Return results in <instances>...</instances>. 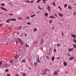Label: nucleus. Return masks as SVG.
Listing matches in <instances>:
<instances>
[{"label": "nucleus", "mask_w": 76, "mask_h": 76, "mask_svg": "<svg viewBox=\"0 0 76 76\" xmlns=\"http://www.w3.org/2000/svg\"><path fill=\"white\" fill-rule=\"evenodd\" d=\"M10 20V19L7 20V22L9 23V20Z\"/></svg>", "instance_id": "obj_36"}, {"label": "nucleus", "mask_w": 76, "mask_h": 76, "mask_svg": "<svg viewBox=\"0 0 76 76\" xmlns=\"http://www.w3.org/2000/svg\"><path fill=\"white\" fill-rule=\"evenodd\" d=\"M37 61H38L39 63L40 61H39V57H38L37 58Z\"/></svg>", "instance_id": "obj_22"}, {"label": "nucleus", "mask_w": 76, "mask_h": 76, "mask_svg": "<svg viewBox=\"0 0 76 76\" xmlns=\"http://www.w3.org/2000/svg\"><path fill=\"white\" fill-rule=\"evenodd\" d=\"M22 62H23V63H25V62H26V59H23L22 60Z\"/></svg>", "instance_id": "obj_14"}, {"label": "nucleus", "mask_w": 76, "mask_h": 76, "mask_svg": "<svg viewBox=\"0 0 76 76\" xmlns=\"http://www.w3.org/2000/svg\"><path fill=\"white\" fill-rule=\"evenodd\" d=\"M43 1H46V0H42Z\"/></svg>", "instance_id": "obj_62"}, {"label": "nucleus", "mask_w": 76, "mask_h": 76, "mask_svg": "<svg viewBox=\"0 0 76 76\" xmlns=\"http://www.w3.org/2000/svg\"><path fill=\"white\" fill-rule=\"evenodd\" d=\"M22 28V26H20L18 28V30H20V29Z\"/></svg>", "instance_id": "obj_25"}, {"label": "nucleus", "mask_w": 76, "mask_h": 76, "mask_svg": "<svg viewBox=\"0 0 76 76\" xmlns=\"http://www.w3.org/2000/svg\"><path fill=\"white\" fill-rule=\"evenodd\" d=\"M46 58H47V59H49V57L48 56H46Z\"/></svg>", "instance_id": "obj_46"}, {"label": "nucleus", "mask_w": 76, "mask_h": 76, "mask_svg": "<svg viewBox=\"0 0 76 76\" xmlns=\"http://www.w3.org/2000/svg\"><path fill=\"white\" fill-rule=\"evenodd\" d=\"M38 8L39 9H40V10H42V9L39 8V6H38Z\"/></svg>", "instance_id": "obj_52"}, {"label": "nucleus", "mask_w": 76, "mask_h": 76, "mask_svg": "<svg viewBox=\"0 0 76 76\" xmlns=\"http://www.w3.org/2000/svg\"><path fill=\"white\" fill-rule=\"evenodd\" d=\"M74 59V57H70L69 58V60H73Z\"/></svg>", "instance_id": "obj_16"}, {"label": "nucleus", "mask_w": 76, "mask_h": 76, "mask_svg": "<svg viewBox=\"0 0 76 76\" xmlns=\"http://www.w3.org/2000/svg\"><path fill=\"white\" fill-rule=\"evenodd\" d=\"M23 76H26V74H25V73H23Z\"/></svg>", "instance_id": "obj_39"}, {"label": "nucleus", "mask_w": 76, "mask_h": 76, "mask_svg": "<svg viewBox=\"0 0 76 76\" xmlns=\"http://www.w3.org/2000/svg\"><path fill=\"white\" fill-rule=\"evenodd\" d=\"M53 22L52 20H50V21H49V23H51V22Z\"/></svg>", "instance_id": "obj_48"}, {"label": "nucleus", "mask_w": 76, "mask_h": 76, "mask_svg": "<svg viewBox=\"0 0 76 76\" xmlns=\"http://www.w3.org/2000/svg\"><path fill=\"white\" fill-rule=\"evenodd\" d=\"M68 55V56H71V55H70V54H67Z\"/></svg>", "instance_id": "obj_50"}, {"label": "nucleus", "mask_w": 76, "mask_h": 76, "mask_svg": "<svg viewBox=\"0 0 76 76\" xmlns=\"http://www.w3.org/2000/svg\"><path fill=\"white\" fill-rule=\"evenodd\" d=\"M54 51L55 52H56L57 51V50H56V49H54Z\"/></svg>", "instance_id": "obj_45"}, {"label": "nucleus", "mask_w": 76, "mask_h": 76, "mask_svg": "<svg viewBox=\"0 0 76 76\" xmlns=\"http://www.w3.org/2000/svg\"><path fill=\"white\" fill-rule=\"evenodd\" d=\"M10 20H12V21H16V19L15 18H12L10 19Z\"/></svg>", "instance_id": "obj_6"}, {"label": "nucleus", "mask_w": 76, "mask_h": 76, "mask_svg": "<svg viewBox=\"0 0 76 76\" xmlns=\"http://www.w3.org/2000/svg\"><path fill=\"white\" fill-rule=\"evenodd\" d=\"M5 71L6 72H9V70H8V69H7L5 70Z\"/></svg>", "instance_id": "obj_42"}, {"label": "nucleus", "mask_w": 76, "mask_h": 76, "mask_svg": "<svg viewBox=\"0 0 76 76\" xmlns=\"http://www.w3.org/2000/svg\"><path fill=\"white\" fill-rule=\"evenodd\" d=\"M50 18H52V19H56V18H55V17H54V16H51L49 17Z\"/></svg>", "instance_id": "obj_9"}, {"label": "nucleus", "mask_w": 76, "mask_h": 76, "mask_svg": "<svg viewBox=\"0 0 76 76\" xmlns=\"http://www.w3.org/2000/svg\"><path fill=\"white\" fill-rule=\"evenodd\" d=\"M64 66H66L67 65V62H66L64 61Z\"/></svg>", "instance_id": "obj_8"}, {"label": "nucleus", "mask_w": 76, "mask_h": 76, "mask_svg": "<svg viewBox=\"0 0 76 76\" xmlns=\"http://www.w3.org/2000/svg\"><path fill=\"white\" fill-rule=\"evenodd\" d=\"M27 24H28V25H31V23H27Z\"/></svg>", "instance_id": "obj_49"}, {"label": "nucleus", "mask_w": 76, "mask_h": 76, "mask_svg": "<svg viewBox=\"0 0 76 76\" xmlns=\"http://www.w3.org/2000/svg\"><path fill=\"white\" fill-rule=\"evenodd\" d=\"M53 15H54V16H56V17H57V15L56 14H53Z\"/></svg>", "instance_id": "obj_37"}, {"label": "nucleus", "mask_w": 76, "mask_h": 76, "mask_svg": "<svg viewBox=\"0 0 76 76\" xmlns=\"http://www.w3.org/2000/svg\"><path fill=\"white\" fill-rule=\"evenodd\" d=\"M73 46L74 48H76V45L75 44H74L73 45Z\"/></svg>", "instance_id": "obj_30"}, {"label": "nucleus", "mask_w": 76, "mask_h": 76, "mask_svg": "<svg viewBox=\"0 0 76 76\" xmlns=\"http://www.w3.org/2000/svg\"><path fill=\"white\" fill-rule=\"evenodd\" d=\"M26 36H27V35L26 34L25 35V37H26Z\"/></svg>", "instance_id": "obj_64"}, {"label": "nucleus", "mask_w": 76, "mask_h": 76, "mask_svg": "<svg viewBox=\"0 0 76 76\" xmlns=\"http://www.w3.org/2000/svg\"><path fill=\"white\" fill-rule=\"evenodd\" d=\"M3 26V24L0 23V28Z\"/></svg>", "instance_id": "obj_40"}, {"label": "nucleus", "mask_w": 76, "mask_h": 76, "mask_svg": "<svg viewBox=\"0 0 76 76\" xmlns=\"http://www.w3.org/2000/svg\"><path fill=\"white\" fill-rule=\"evenodd\" d=\"M45 74H46V72H45V73H44L43 74V75H45Z\"/></svg>", "instance_id": "obj_59"}, {"label": "nucleus", "mask_w": 76, "mask_h": 76, "mask_svg": "<svg viewBox=\"0 0 76 76\" xmlns=\"http://www.w3.org/2000/svg\"><path fill=\"white\" fill-rule=\"evenodd\" d=\"M73 41L76 44V40L75 39H73Z\"/></svg>", "instance_id": "obj_29"}, {"label": "nucleus", "mask_w": 76, "mask_h": 76, "mask_svg": "<svg viewBox=\"0 0 76 76\" xmlns=\"http://www.w3.org/2000/svg\"><path fill=\"white\" fill-rule=\"evenodd\" d=\"M0 44H3L4 45H9V43H7L6 42H1Z\"/></svg>", "instance_id": "obj_2"}, {"label": "nucleus", "mask_w": 76, "mask_h": 76, "mask_svg": "<svg viewBox=\"0 0 76 76\" xmlns=\"http://www.w3.org/2000/svg\"><path fill=\"white\" fill-rule=\"evenodd\" d=\"M18 19L20 20V19H22V18L21 17H18Z\"/></svg>", "instance_id": "obj_31"}, {"label": "nucleus", "mask_w": 76, "mask_h": 76, "mask_svg": "<svg viewBox=\"0 0 76 76\" xmlns=\"http://www.w3.org/2000/svg\"><path fill=\"white\" fill-rule=\"evenodd\" d=\"M0 5L1 6H5V4L4 3H1L0 4Z\"/></svg>", "instance_id": "obj_11"}, {"label": "nucleus", "mask_w": 76, "mask_h": 76, "mask_svg": "<svg viewBox=\"0 0 76 76\" xmlns=\"http://www.w3.org/2000/svg\"><path fill=\"white\" fill-rule=\"evenodd\" d=\"M19 55H17L14 58L15 59H17L19 57Z\"/></svg>", "instance_id": "obj_7"}, {"label": "nucleus", "mask_w": 76, "mask_h": 76, "mask_svg": "<svg viewBox=\"0 0 76 76\" xmlns=\"http://www.w3.org/2000/svg\"><path fill=\"white\" fill-rule=\"evenodd\" d=\"M34 16H35V14H34L33 15H31L30 16V17H34Z\"/></svg>", "instance_id": "obj_24"}, {"label": "nucleus", "mask_w": 76, "mask_h": 76, "mask_svg": "<svg viewBox=\"0 0 76 76\" xmlns=\"http://www.w3.org/2000/svg\"><path fill=\"white\" fill-rule=\"evenodd\" d=\"M26 19H29V17H26Z\"/></svg>", "instance_id": "obj_34"}, {"label": "nucleus", "mask_w": 76, "mask_h": 76, "mask_svg": "<svg viewBox=\"0 0 76 76\" xmlns=\"http://www.w3.org/2000/svg\"><path fill=\"white\" fill-rule=\"evenodd\" d=\"M73 48H69L68 49V50L69 52H71V51H73Z\"/></svg>", "instance_id": "obj_10"}, {"label": "nucleus", "mask_w": 76, "mask_h": 76, "mask_svg": "<svg viewBox=\"0 0 76 76\" xmlns=\"http://www.w3.org/2000/svg\"><path fill=\"white\" fill-rule=\"evenodd\" d=\"M58 71L57 70L55 71L54 72L53 75H58Z\"/></svg>", "instance_id": "obj_3"}, {"label": "nucleus", "mask_w": 76, "mask_h": 76, "mask_svg": "<svg viewBox=\"0 0 76 76\" xmlns=\"http://www.w3.org/2000/svg\"><path fill=\"white\" fill-rule=\"evenodd\" d=\"M26 2H27V3H30V1H26Z\"/></svg>", "instance_id": "obj_47"}, {"label": "nucleus", "mask_w": 76, "mask_h": 76, "mask_svg": "<svg viewBox=\"0 0 76 76\" xmlns=\"http://www.w3.org/2000/svg\"><path fill=\"white\" fill-rule=\"evenodd\" d=\"M0 9H1L2 10H5V11H7V10L5 8H4V7H1Z\"/></svg>", "instance_id": "obj_5"}, {"label": "nucleus", "mask_w": 76, "mask_h": 76, "mask_svg": "<svg viewBox=\"0 0 76 76\" xmlns=\"http://www.w3.org/2000/svg\"><path fill=\"white\" fill-rule=\"evenodd\" d=\"M62 36H63V35H64V34H63V32H62Z\"/></svg>", "instance_id": "obj_56"}, {"label": "nucleus", "mask_w": 76, "mask_h": 76, "mask_svg": "<svg viewBox=\"0 0 76 76\" xmlns=\"http://www.w3.org/2000/svg\"><path fill=\"white\" fill-rule=\"evenodd\" d=\"M9 67V64H7V63L4 61H0V68H6Z\"/></svg>", "instance_id": "obj_1"}, {"label": "nucleus", "mask_w": 76, "mask_h": 76, "mask_svg": "<svg viewBox=\"0 0 76 76\" xmlns=\"http://www.w3.org/2000/svg\"><path fill=\"white\" fill-rule=\"evenodd\" d=\"M41 0H37V1H36V2L37 3H39V2H40Z\"/></svg>", "instance_id": "obj_27"}, {"label": "nucleus", "mask_w": 76, "mask_h": 76, "mask_svg": "<svg viewBox=\"0 0 76 76\" xmlns=\"http://www.w3.org/2000/svg\"><path fill=\"white\" fill-rule=\"evenodd\" d=\"M54 58H54V56H53L52 57L51 59L52 60V62H53V61H54Z\"/></svg>", "instance_id": "obj_12"}, {"label": "nucleus", "mask_w": 76, "mask_h": 76, "mask_svg": "<svg viewBox=\"0 0 76 76\" xmlns=\"http://www.w3.org/2000/svg\"><path fill=\"white\" fill-rule=\"evenodd\" d=\"M58 8H59V9H60V10H62V9H61V7H60V6H58Z\"/></svg>", "instance_id": "obj_28"}, {"label": "nucleus", "mask_w": 76, "mask_h": 76, "mask_svg": "<svg viewBox=\"0 0 76 76\" xmlns=\"http://www.w3.org/2000/svg\"><path fill=\"white\" fill-rule=\"evenodd\" d=\"M72 37H73L74 38H76V35H74L73 34H72Z\"/></svg>", "instance_id": "obj_13"}, {"label": "nucleus", "mask_w": 76, "mask_h": 76, "mask_svg": "<svg viewBox=\"0 0 76 76\" xmlns=\"http://www.w3.org/2000/svg\"><path fill=\"white\" fill-rule=\"evenodd\" d=\"M68 8L69 9H70V10H71V9H72V7L70 6H68Z\"/></svg>", "instance_id": "obj_20"}, {"label": "nucleus", "mask_w": 76, "mask_h": 76, "mask_svg": "<svg viewBox=\"0 0 76 76\" xmlns=\"http://www.w3.org/2000/svg\"><path fill=\"white\" fill-rule=\"evenodd\" d=\"M60 58V57H58L57 58V60H58Z\"/></svg>", "instance_id": "obj_57"}, {"label": "nucleus", "mask_w": 76, "mask_h": 76, "mask_svg": "<svg viewBox=\"0 0 76 76\" xmlns=\"http://www.w3.org/2000/svg\"><path fill=\"white\" fill-rule=\"evenodd\" d=\"M16 44H18V41H16Z\"/></svg>", "instance_id": "obj_55"}, {"label": "nucleus", "mask_w": 76, "mask_h": 76, "mask_svg": "<svg viewBox=\"0 0 76 76\" xmlns=\"http://www.w3.org/2000/svg\"><path fill=\"white\" fill-rule=\"evenodd\" d=\"M48 13L46 12L45 13V16H48Z\"/></svg>", "instance_id": "obj_21"}, {"label": "nucleus", "mask_w": 76, "mask_h": 76, "mask_svg": "<svg viewBox=\"0 0 76 76\" xmlns=\"http://www.w3.org/2000/svg\"><path fill=\"white\" fill-rule=\"evenodd\" d=\"M53 29H54V27H52V30H53Z\"/></svg>", "instance_id": "obj_63"}, {"label": "nucleus", "mask_w": 76, "mask_h": 76, "mask_svg": "<svg viewBox=\"0 0 76 76\" xmlns=\"http://www.w3.org/2000/svg\"><path fill=\"white\" fill-rule=\"evenodd\" d=\"M45 3H46V2L45 1L43 2V4H45Z\"/></svg>", "instance_id": "obj_54"}, {"label": "nucleus", "mask_w": 76, "mask_h": 76, "mask_svg": "<svg viewBox=\"0 0 76 76\" xmlns=\"http://www.w3.org/2000/svg\"><path fill=\"white\" fill-rule=\"evenodd\" d=\"M73 14H74V15H76V12H74Z\"/></svg>", "instance_id": "obj_35"}, {"label": "nucleus", "mask_w": 76, "mask_h": 76, "mask_svg": "<svg viewBox=\"0 0 76 76\" xmlns=\"http://www.w3.org/2000/svg\"><path fill=\"white\" fill-rule=\"evenodd\" d=\"M52 4L54 5V6H56V4H55V3H53Z\"/></svg>", "instance_id": "obj_43"}, {"label": "nucleus", "mask_w": 76, "mask_h": 76, "mask_svg": "<svg viewBox=\"0 0 76 76\" xmlns=\"http://www.w3.org/2000/svg\"><path fill=\"white\" fill-rule=\"evenodd\" d=\"M34 1H31V3H34Z\"/></svg>", "instance_id": "obj_53"}, {"label": "nucleus", "mask_w": 76, "mask_h": 76, "mask_svg": "<svg viewBox=\"0 0 76 76\" xmlns=\"http://www.w3.org/2000/svg\"><path fill=\"white\" fill-rule=\"evenodd\" d=\"M15 39L16 40H17L18 41H20V40H21V39H20V38H16Z\"/></svg>", "instance_id": "obj_4"}, {"label": "nucleus", "mask_w": 76, "mask_h": 76, "mask_svg": "<svg viewBox=\"0 0 76 76\" xmlns=\"http://www.w3.org/2000/svg\"><path fill=\"white\" fill-rule=\"evenodd\" d=\"M26 47H29V46L27 45V44L26 43Z\"/></svg>", "instance_id": "obj_38"}, {"label": "nucleus", "mask_w": 76, "mask_h": 76, "mask_svg": "<svg viewBox=\"0 0 76 76\" xmlns=\"http://www.w3.org/2000/svg\"><path fill=\"white\" fill-rule=\"evenodd\" d=\"M47 10H48L49 12H51V10L50 9H47Z\"/></svg>", "instance_id": "obj_51"}, {"label": "nucleus", "mask_w": 76, "mask_h": 76, "mask_svg": "<svg viewBox=\"0 0 76 76\" xmlns=\"http://www.w3.org/2000/svg\"><path fill=\"white\" fill-rule=\"evenodd\" d=\"M67 4H65L64 5V7L65 8H66V7H67Z\"/></svg>", "instance_id": "obj_19"}, {"label": "nucleus", "mask_w": 76, "mask_h": 76, "mask_svg": "<svg viewBox=\"0 0 76 76\" xmlns=\"http://www.w3.org/2000/svg\"><path fill=\"white\" fill-rule=\"evenodd\" d=\"M9 29H11V28H10V27H9Z\"/></svg>", "instance_id": "obj_60"}, {"label": "nucleus", "mask_w": 76, "mask_h": 76, "mask_svg": "<svg viewBox=\"0 0 76 76\" xmlns=\"http://www.w3.org/2000/svg\"><path fill=\"white\" fill-rule=\"evenodd\" d=\"M59 15L60 16H61V17H63V15L62 13H59Z\"/></svg>", "instance_id": "obj_17"}, {"label": "nucleus", "mask_w": 76, "mask_h": 76, "mask_svg": "<svg viewBox=\"0 0 76 76\" xmlns=\"http://www.w3.org/2000/svg\"><path fill=\"white\" fill-rule=\"evenodd\" d=\"M48 70L47 69H46L45 70V72H47V71Z\"/></svg>", "instance_id": "obj_58"}, {"label": "nucleus", "mask_w": 76, "mask_h": 76, "mask_svg": "<svg viewBox=\"0 0 76 76\" xmlns=\"http://www.w3.org/2000/svg\"><path fill=\"white\" fill-rule=\"evenodd\" d=\"M57 47H60V46H61V44H57Z\"/></svg>", "instance_id": "obj_15"}, {"label": "nucleus", "mask_w": 76, "mask_h": 76, "mask_svg": "<svg viewBox=\"0 0 76 76\" xmlns=\"http://www.w3.org/2000/svg\"><path fill=\"white\" fill-rule=\"evenodd\" d=\"M37 31V28H35L34 29V32H36Z\"/></svg>", "instance_id": "obj_26"}, {"label": "nucleus", "mask_w": 76, "mask_h": 76, "mask_svg": "<svg viewBox=\"0 0 76 76\" xmlns=\"http://www.w3.org/2000/svg\"><path fill=\"white\" fill-rule=\"evenodd\" d=\"M9 16H10V15H11L12 16V15H13V14L12 13H11L10 14H9Z\"/></svg>", "instance_id": "obj_44"}, {"label": "nucleus", "mask_w": 76, "mask_h": 76, "mask_svg": "<svg viewBox=\"0 0 76 76\" xmlns=\"http://www.w3.org/2000/svg\"><path fill=\"white\" fill-rule=\"evenodd\" d=\"M17 34H18V35H19V33L18 32V33H17Z\"/></svg>", "instance_id": "obj_61"}, {"label": "nucleus", "mask_w": 76, "mask_h": 76, "mask_svg": "<svg viewBox=\"0 0 76 76\" xmlns=\"http://www.w3.org/2000/svg\"><path fill=\"white\" fill-rule=\"evenodd\" d=\"M7 76H10V75L9 74H7Z\"/></svg>", "instance_id": "obj_41"}, {"label": "nucleus", "mask_w": 76, "mask_h": 76, "mask_svg": "<svg viewBox=\"0 0 76 76\" xmlns=\"http://www.w3.org/2000/svg\"><path fill=\"white\" fill-rule=\"evenodd\" d=\"M34 66H37V63L35 62L34 64Z\"/></svg>", "instance_id": "obj_18"}, {"label": "nucleus", "mask_w": 76, "mask_h": 76, "mask_svg": "<svg viewBox=\"0 0 76 76\" xmlns=\"http://www.w3.org/2000/svg\"><path fill=\"white\" fill-rule=\"evenodd\" d=\"M10 62L11 63H13V60H11L10 61Z\"/></svg>", "instance_id": "obj_32"}, {"label": "nucleus", "mask_w": 76, "mask_h": 76, "mask_svg": "<svg viewBox=\"0 0 76 76\" xmlns=\"http://www.w3.org/2000/svg\"><path fill=\"white\" fill-rule=\"evenodd\" d=\"M20 44H21V45H22V44H23V42H22L21 40L20 41Z\"/></svg>", "instance_id": "obj_23"}, {"label": "nucleus", "mask_w": 76, "mask_h": 76, "mask_svg": "<svg viewBox=\"0 0 76 76\" xmlns=\"http://www.w3.org/2000/svg\"><path fill=\"white\" fill-rule=\"evenodd\" d=\"M47 7H48L47 9H50V6H47Z\"/></svg>", "instance_id": "obj_33"}]
</instances>
